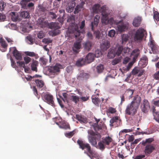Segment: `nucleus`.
<instances>
[{
    "instance_id": "obj_54",
    "label": "nucleus",
    "mask_w": 159,
    "mask_h": 159,
    "mask_svg": "<svg viewBox=\"0 0 159 159\" xmlns=\"http://www.w3.org/2000/svg\"><path fill=\"white\" fill-rule=\"evenodd\" d=\"M59 127L62 129H70V127L69 124H66L65 123L62 125H60L59 126Z\"/></svg>"
},
{
    "instance_id": "obj_46",
    "label": "nucleus",
    "mask_w": 159,
    "mask_h": 159,
    "mask_svg": "<svg viewBox=\"0 0 159 159\" xmlns=\"http://www.w3.org/2000/svg\"><path fill=\"white\" fill-rule=\"evenodd\" d=\"M148 64V60H140L139 64L141 66V68L145 67Z\"/></svg>"
},
{
    "instance_id": "obj_27",
    "label": "nucleus",
    "mask_w": 159,
    "mask_h": 159,
    "mask_svg": "<svg viewBox=\"0 0 159 159\" xmlns=\"http://www.w3.org/2000/svg\"><path fill=\"white\" fill-rule=\"evenodd\" d=\"M76 119L81 123L86 124L88 122L87 118L83 117L79 115H76Z\"/></svg>"
},
{
    "instance_id": "obj_40",
    "label": "nucleus",
    "mask_w": 159,
    "mask_h": 159,
    "mask_svg": "<svg viewBox=\"0 0 159 159\" xmlns=\"http://www.w3.org/2000/svg\"><path fill=\"white\" fill-rule=\"evenodd\" d=\"M95 57L94 54L93 53L89 52L86 56L85 60H94Z\"/></svg>"
},
{
    "instance_id": "obj_57",
    "label": "nucleus",
    "mask_w": 159,
    "mask_h": 159,
    "mask_svg": "<svg viewBox=\"0 0 159 159\" xmlns=\"http://www.w3.org/2000/svg\"><path fill=\"white\" fill-rule=\"evenodd\" d=\"M116 34L115 30H111L109 31L108 36L110 37H113Z\"/></svg>"
},
{
    "instance_id": "obj_8",
    "label": "nucleus",
    "mask_w": 159,
    "mask_h": 159,
    "mask_svg": "<svg viewBox=\"0 0 159 159\" xmlns=\"http://www.w3.org/2000/svg\"><path fill=\"white\" fill-rule=\"evenodd\" d=\"M145 31L143 29H139L138 30L134 36V39L135 41L139 42L142 40L144 36V32Z\"/></svg>"
},
{
    "instance_id": "obj_22",
    "label": "nucleus",
    "mask_w": 159,
    "mask_h": 159,
    "mask_svg": "<svg viewBox=\"0 0 159 159\" xmlns=\"http://www.w3.org/2000/svg\"><path fill=\"white\" fill-rule=\"evenodd\" d=\"M93 60H77L76 63V65L78 67L81 66L86 64L91 63Z\"/></svg>"
},
{
    "instance_id": "obj_55",
    "label": "nucleus",
    "mask_w": 159,
    "mask_h": 159,
    "mask_svg": "<svg viewBox=\"0 0 159 159\" xmlns=\"http://www.w3.org/2000/svg\"><path fill=\"white\" fill-rule=\"evenodd\" d=\"M94 34L96 38L99 39L101 36V34L100 31L96 30L94 32Z\"/></svg>"
},
{
    "instance_id": "obj_53",
    "label": "nucleus",
    "mask_w": 159,
    "mask_h": 159,
    "mask_svg": "<svg viewBox=\"0 0 159 159\" xmlns=\"http://www.w3.org/2000/svg\"><path fill=\"white\" fill-rule=\"evenodd\" d=\"M42 41L45 44H49L52 43V40L49 38H44L43 39Z\"/></svg>"
},
{
    "instance_id": "obj_43",
    "label": "nucleus",
    "mask_w": 159,
    "mask_h": 159,
    "mask_svg": "<svg viewBox=\"0 0 159 159\" xmlns=\"http://www.w3.org/2000/svg\"><path fill=\"white\" fill-rule=\"evenodd\" d=\"M136 60H132V61L131 62H130L128 64L127 66H126V67L124 68V67H123V70H126V71H129L130 69L132 67V66L133 65V64L134 63V62H135Z\"/></svg>"
},
{
    "instance_id": "obj_24",
    "label": "nucleus",
    "mask_w": 159,
    "mask_h": 159,
    "mask_svg": "<svg viewBox=\"0 0 159 159\" xmlns=\"http://www.w3.org/2000/svg\"><path fill=\"white\" fill-rule=\"evenodd\" d=\"M142 17L140 16H137L135 17L133 21V25L135 27H139L141 23Z\"/></svg>"
},
{
    "instance_id": "obj_41",
    "label": "nucleus",
    "mask_w": 159,
    "mask_h": 159,
    "mask_svg": "<svg viewBox=\"0 0 159 159\" xmlns=\"http://www.w3.org/2000/svg\"><path fill=\"white\" fill-rule=\"evenodd\" d=\"M119 121V120L118 116H116L112 117L110 121V125L111 126H113V123L115 122H117Z\"/></svg>"
},
{
    "instance_id": "obj_5",
    "label": "nucleus",
    "mask_w": 159,
    "mask_h": 159,
    "mask_svg": "<svg viewBox=\"0 0 159 159\" xmlns=\"http://www.w3.org/2000/svg\"><path fill=\"white\" fill-rule=\"evenodd\" d=\"M66 62L63 63L61 62V63H57L55 65L52 66H51L48 69V70L50 73L55 74L57 72H59L61 69H64L67 66Z\"/></svg>"
},
{
    "instance_id": "obj_62",
    "label": "nucleus",
    "mask_w": 159,
    "mask_h": 159,
    "mask_svg": "<svg viewBox=\"0 0 159 159\" xmlns=\"http://www.w3.org/2000/svg\"><path fill=\"white\" fill-rule=\"evenodd\" d=\"M59 12L60 14H61L60 15V17L62 16L63 17L65 16V10L63 9L59 10Z\"/></svg>"
},
{
    "instance_id": "obj_31",
    "label": "nucleus",
    "mask_w": 159,
    "mask_h": 159,
    "mask_svg": "<svg viewBox=\"0 0 159 159\" xmlns=\"http://www.w3.org/2000/svg\"><path fill=\"white\" fill-rule=\"evenodd\" d=\"M92 45V42L89 41H87L84 44V48L88 51L90 50L91 47Z\"/></svg>"
},
{
    "instance_id": "obj_35",
    "label": "nucleus",
    "mask_w": 159,
    "mask_h": 159,
    "mask_svg": "<svg viewBox=\"0 0 159 159\" xmlns=\"http://www.w3.org/2000/svg\"><path fill=\"white\" fill-rule=\"evenodd\" d=\"M153 18L157 24L159 25V13L158 11H154Z\"/></svg>"
},
{
    "instance_id": "obj_48",
    "label": "nucleus",
    "mask_w": 159,
    "mask_h": 159,
    "mask_svg": "<svg viewBox=\"0 0 159 159\" xmlns=\"http://www.w3.org/2000/svg\"><path fill=\"white\" fill-rule=\"evenodd\" d=\"M129 36L128 34H123L122 36V43L127 41L129 40Z\"/></svg>"
},
{
    "instance_id": "obj_16",
    "label": "nucleus",
    "mask_w": 159,
    "mask_h": 159,
    "mask_svg": "<svg viewBox=\"0 0 159 159\" xmlns=\"http://www.w3.org/2000/svg\"><path fill=\"white\" fill-rule=\"evenodd\" d=\"M10 50L13 51V55L16 60H21V54L16 49L15 47L11 48Z\"/></svg>"
},
{
    "instance_id": "obj_25",
    "label": "nucleus",
    "mask_w": 159,
    "mask_h": 159,
    "mask_svg": "<svg viewBox=\"0 0 159 159\" xmlns=\"http://www.w3.org/2000/svg\"><path fill=\"white\" fill-rule=\"evenodd\" d=\"M141 100V97L139 95H136L134 97L133 100L131 103L139 107Z\"/></svg>"
},
{
    "instance_id": "obj_13",
    "label": "nucleus",
    "mask_w": 159,
    "mask_h": 159,
    "mask_svg": "<svg viewBox=\"0 0 159 159\" xmlns=\"http://www.w3.org/2000/svg\"><path fill=\"white\" fill-rule=\"evenodd\" d=\"M142 111L145 113H147L150 109L149 103L148 100L144 99L143 101V104L141 106Z\"/></svg>"
},
{
    "instance_id": "obj_63",
    "label": "nucleus",
    "mask_w": 159,
    "mask_h": 159,
    "mask_svg": "<svg viewBox=\"0 0 159 159\" xmlns=\"http://www.w3.org/2000/svg\"><path fill=\"white\" fill-rule=\"evenodd\" d=\"M74 7H67L66 10L68 12H70L73 10Z\"/></svg>"
},
{
    "instance_id": "obj_39",
    "label": "nucleus",
    "mask_w": 159,
    "mask_h": 159,
    "mask_svg": "<svg viewBox=\"0 0 159 159\" xmlns=\"http://www.w3.org/2000/svg\"><path fill=\"white\" fill-rule=\"evenodd\" d=\"M134 93V90L132 89H128L125 92V94L129 99L132 97V95Z\"/></svg>"
},
{
    "instance_id": "obj_50",
    "label": "nucleus",
    "mask_w": 159,
    "mask_h": 159,
    "mask_svg": "<svg viewBox=\"0 0 159 159\" xmlns=\"http://www.w3.org/2000/svg\"><path fill=\"white\" fill-rule=\"evenodd\" d=\"M98 147L101 150H103L105 148V144L104 143H103V142H102V140L100 141L98 143Z\"/></svg>"
},
{
    "instance_id": "obj_44",
    "label": "nucleus",
    "mask_w": 159,
    "mask_h": 159,
    "mask_svg": "<svg viewBox=\"0 0 159 159\" xmlns=\"http://www.w3.org/2000/svg\"><path fill=\"white\" fill-rule=\"evenodd\" d=\"M37 10L40 12H44L47 11V9L46 7H43V5L39 4L37 7Z\"/></svg>"
},
{
    "instance_id": "obj_38",
    "label": "nucleus",
    "mask_w": 159,
    "mask_h": 159,
    "mask_svg": "<svg viewBox=\"0 0 159 159\" xmlns=\"http://www.w3.org/2000/svg\"><path fill=\"white\" fill-rule=\"evenodd\" d=\"M20 14L21 17L24 18H28L30 16L29 13L26 11H23L21 12Z\"/></svg>"
},
{
    "instance_id": "obj_28",
    "label": "nucleus",
    "mask_w": 159,
    "mask_h": 159,
    "mask_svg": "<svg viewBox=\"0 0 159 159\" xmlns=\"http://www.w3.org/2000/svg\"><path fill=\"white\" fill-rule=\"evenodd\" d=\"M48 26L51 29H58L60 28L59 24L56 22H51L50 24H48Z\"/></svg>"
},
{
    "instance_id": "obj_19",
    "label": "nucleus",
    "mask_w": 159,
    "mask_h": 159,
    "mask_svg": "<svg viewBox=\"0 0 159 159\" xmlns=\"http://www.w3.org/2000/svg\"><path fill=\"white\" fill-rule=\"evenodd\" d=\"M81 41L80 40H76L74 43L73 50V51L76 53L79 52V50L81 48Z\"/></svg>"
},
{
    "instance_id": "obj_60",
    "label": "nucleus",
    "mask_w": 159,
    "mask_h": 159,
    "mask_svg": "<svg viewBox=\"0 0 159 159\" xmlns=\"http://www.w3.org/2000/svg\"><path fill=\"white\" fill-rule=\"evenodd\" d=\"M32 89L33 91L34 92V95L38 98H39V97H38V91L37 90L36 88V87L35 86H33L32 87Z\"/></svg>"
},
{
    "instance_id": "obj_64",
    "label": "nucleus",
    "mask_w": 159,
    "mask_h": 159,
    "mask_svg": "<svg viewBox=\"0 0 159 159\" xmlns=\"http://www.w3.org/2000/svg\"><path fill=\"white\" fill-rule=\"evenodd\" d=\"M154 77L156 80H159V71L154 74Z\"/></svg>"
},
{
    "instance_id": "obj_17",
    "label": "nucleus",
    "mask_w": 159,
    "mask_h": 159,
    "mask_svg": "<svg viewBox=\"0 0 159 159\" xmlns=\"http://www.w3.org/2000/svg\"><path fill=\"white\" fill-rule=\"evenodd\" d=\"M144 72V70L138 67H135L132 70L131 73L132 75H135L139 73L138 75V76H140L143 75Z\"/></svg>"
},
{
    "instance_id": "obj_32",
    "label": "nucleus",
    "mask_w": 159,
    "mask_h": 159,
    "mask_svg": "<svg viewBox=\"0 0 159 159\" xmlns=\"http://www.w3.org/2000/svg\"><path fill=\"white\" fill-rule=\"evenodd\" d=\"M102 139V141L105 145H109L110 143L112 142V139L109 136L106 137L104 139Z\"/></svg>"
},
{
    "instance_id": "obj_2",
    "label": "nucleus",
    "mask_w": 159,
    "mask_h": 159,
    "mask_svg": "<svg viewBox=\"0 0 159 159\" xmlns=\"http://www.w3.org/2000/svg\"><path fill=\"white\" fill-rule=\"evenodd\" d=\"M88 132L89 134L88 136L89 142L92 145L95 146L97 144V140L99 141L101 139V136L100 134L98 132L95 133L91 130H88Z\"/></svg>"
},
{
    "instance_id": "obj_47",
    "label": "nucleus",
    "mask_w": 159,
    "mask_h": 159,
    "mask_svg": "<svg viewBox=\"0 0 159 159\" xmlns=\"http://www.w3.org/2000/svg\"><path fill=\"white\" fill-rule=\"evenodd\" d=\"M76 131L75 130H74L73 131L66 133L65 134V135L67 137L70 138L75 133Z\"/></svg>"
},
{
    "instance_id": "obj_36",
    "label": "nucleus",
    "mask_w": 159,
    "mask_h": 159,
    "mask_svg": "<svg viewBox=\"0 0 159 159\" xmlns=\"http://www.w3.org/2000/svg\"><path fill=\"white\" fill-rule=\"evenodd\" d=\"M35 82L36 86L39 88H42L44 85V83L43 81L41 80H36L35 81Z\"/></svg>"
},
{
    "instance_id": "obj_6",
    "label": "nucleus",
    "mask_w": 159,
    "mask_h": 159,
    "mask_svg": "<svg viewBox=\"0 0 159 159\" xmlns=\"http://www.w3.org/2000/svg\"><path fill=\"white\" fill-rule=\"evenodd\" d=\"M139 107L131 103L126 107L125 110L126 114L130 116H134L137 112Z\"/></svg>"
},
{
    "instance_id": "obj_4",
    "label": "nucleus",
    "mask_w": 159,
    "mask_h": 159,
    "mask_svg": "<svg viewBox=\"0 0 159 159\" xmlns=\"http://www.w3.org/2000/svg\"><path fill=\"white\" fill-rule=\"evenodd\" d=\"M77 143L80 146V148L82 150L84 148H86L88 152H85L84 153L86 154L91 159L93 157L94 153L92 150L91 149V147L89 144L88 143H85L83 141L81 140H78L77 141Z\"/></svg>"
},
{
    "instance_id": "obj_15",
    "label": "nucleus",
    "mask_w": 159,
    "mask_h": 159,
    "mask_svg": "<svg viewBox=\"0 0 159 159\" xmlns=\"http://www.w3.org/2000/svg\"><path fill=\"white\" fill-rule=\"evenodd\" d=\"M155 150L154 147L152 144H147L144 150V152L147 156H148Z\"/></svg>"
},
{
    "instance_id": "obj_30",
    "label": "nucleus",
    "mask_w": 159,
    "mask_h": 159,
    "mask_svg": "<svg viewBox=\"0 0 159 159\" xmlns=\"http://www.w3.org/2000/svg\"><path fill=\"white\" fill-rule=\"evenodd\" d=\"M39 63L36 60H33V61L31 64V70L35 72L37 71V66H38Z\"/></svg>"
},
{
    "instance_id": "obj_49",
    "label": "nucleus",
    "mask_w": 159,
    "mask_h": 159,
    "mask_svg": "<svg viewBox=\"0 0 159 159\" xmlns=\"http://www.w3.org/2000/svg\"><path fill=\"white\" fill-rule=\"evenodd\" d=\"M0 43L2 47L4 48H6L7 46V45L4 40L2 38H0Z\"/></svg>"
},
{
    "instance_id": "obj_11",
    "label": "nucleus",
    "mask_w": 159,
    "mask_h": 159,
    "mask_svg": "<svg viewBox=\"0 0 159 159\" xmlns=\"http://www.w3.org/2000/svg\"><path fill=\"white\" fill-rule=\"evenodd\" d=\"M129 24L127 22H121L120 21L117 24L118 30L120 32H123L127 30L129 28Z\"/></svg>"
},
{
    "instance_id": "obj_51",
    "label": "nucleus",
    "mask_w": 159,
    "mask_h": 159,
    "mask_svg": "<svg viewBox=\"0 0 159 159\" xmlns=\"http://www.w3.org/2000/svg\"><path fill=\"white\" fill-rule=\"evenodd\" d=\"M116 111V108L111 107H109L107 109V112L111 114H113Z\"/></svg>"
},
{
    "instance_id": "obj_29",
    "label": "nucleus",
    "mask_w": 159,
    "mask_h": 159,
    "mask_svg": "<svg viewBox=\"0 0 159 159\" xmlns=\"http://www.w3.org/2000/svg\"><path fill=\"white\" fill-rule=\"evenodd\" d=\"M89 77V75L84 72L81 73L77 77V79L79 80L87 79Z\"/></svg>"
},
{
    "instance_id": "obj_18",
    "label": "nucleus",
    "mask_w": 159,
    "mask_h": 159,
    "mask_svg": "<svg viewBox=\"0 0 159 159\" xmlns=\"http://www.w3.org/2000/svg\"><path fill=\"white\" fill-rule=\"evenodd\" d=\"M37 24L39 27L44 28L47 27L48 25V23L43 18H40L38 20Z\"/></svg>"
},
{
    "instance_id": "obj_37",
    "label": "nucleus",
    "mask_w": 159,
    "mask_h": 159,
    "mask_svg": "<svg viewBox=\"0 0 159 159\" xmlns=\"http://www.w3.org/2000/svg\"><path fill=\"white\" fill-rule=\"evenodd\" d=\"M31 0H21L20 4L22 8L25 9L26 8L27 3L30 2Z\"/></svg>"
},
{
    "instance_id": "obj_21",
    "label": "nucleus",
    "mask_w": 159,
    "mask_h": 159,
    "mask_svg": "<svg viewBox=\"0 0 159 159\" xmlns=\"http://www.w3.org/2000/svg\"><path fill=\"white\" fill-rule=\"evenodd\" d=\"M100 16L98 15H96L94 18V21L91 23L92 30L93 31L95 27H96L99 23Z\"/></svg>"
},
{
    "instance_id": "obj_58",
    "label": "nucleus",
    "mask_w": 159,
    "mask_h": 159,
    "mask_svg": "<svg viewBox=\"0 0 159 159\" xmlns=\"http://www.w3.org/2000/svg\"><path fill=\"white\" fill-rule=\"evenodd\" d=\"M38 37L39 39H42L44 36V34L43 31H40L37 34Z\"/></svg>"
},
{
    "instance_id": "obj_7",
    "label": "nucleus",
    "mask_w": 159,
    "mask_h": 159,
    "mask_svg": "<svg viewBox=\"0 0 159 159\" xmlns=\"http://www.w3.org/2000/svg\"><path fill=\"white\" fill-rule=\"evenodd\" d=\"M68 30L70 33L74 34L75 37L79 36L80 35L81 32L77 24L73 23L69 27Z\"/></svg>"
},
{
    "instance_id": "obj_33",
    "label": "nucleus",
    "mask_w": 159,
    "mask_h": 159,
    "mask_svg": "<svg viewBox=\"0 0 159 159\" xmlns=\"http://www.w3.org/2000/svg\"><path fill=\"white\" fill-rule=\"evenodd\" d=\"M24 53L26 56H29L31 57H34L35 59H38L39 58V56H38V54H36L33 52L27 51L25 52Z\"/></svg>"
},
{
    "instance_id": "obj_1",
    "label": "nucleus",
    "mask_w": 159,
    "mask_h": 159,
    "mask_svg": "<svg viewBox=\"0 0 159 159\" xmlns=\"http://www.w3.org/2000/svg\"><path fill=\"white\" fill-rule=\"evenodd\" d=\"M93 12L96 13L100 12L102 15L101 18L102 23L106 24L108 22V15L110 12L107 9L106 6H103L100 7L99 4H97L93 5Z\"/></svg>"
},
{
    "instance_id": "obj_59",
    "label": "nucleus",
    "mask_w": 159,
    "mask_h": 159,
    "mask_svg": "<svg viewBox=\"0 0 159 159\" xmlns=\"http://www.w3.org/2000/svg\"><path fill=\"white\" fill-rule=\"evenodd\" d=\"M6 16L1 13H0V21H3L6 19Z\"/></svg>"
},
{
    "instance_id": "obj_56",
    "label": "nucleus",
    "mask_w": 159,
    "mask_h": 159,
    "mask_svg": "<svg viewBox=\"0 0 159 159\" xmlns=\"http://www.w3.org/2000/svg\"><path fill=\"white\" fill-rule=\"evenodd\" d=\"M6 6V3L3 1L0 2V11H2Z\"/></svg>"
},
{
    "instance_id": "obj_26",
    "label": "nucleus",
    "mask_w": 159,
    "mask_h": 159,
    "mask_svg": "<svg viewBox=\"0 0 159 159\" xmlns=\"http://www.w3.org/2000/svg\"><path fill=\"white\" fill-rule=\"evenodd\" d=\"M10 15L11 16V19L13 21H20L21 20L18 14L16 13L15 12H11Z\"/></svg>"
},
{
    "instance_id": "obj_10",
    "label": "nucleus",
    "mask_w": 159,
    "mask_h": 159,
    "mask_svg": "<svg viewBox=\"0 0 159 159\" xmlns=\"http://www.w3.org/2000/svg\"><path fill=\"white\" fill-rule=\"evenodd\" d=\"M11 65L13 68H18V66L20 67H23L24 69L25 72H28L29 70L25 67V63L24 61H16V63L15 60H11Z\"/></svg>"
},
{
    "instance_id": "obj_12",
    "label": "nucleus",
    "mask_w": 159,
    "mask_h": 159,
    "mask_svg": "<svg viewBox=\"0 0 159 159\" xmlns=\"http://www.w3.org/2000/svg\"><path fill=\"white\" fill-rule=\"evenodd\" d=\"M96 123H94L93 125V127L95 130L99 131L102 129V128L105 126L104 124L102 122H99L100 119H97L96 118H94Z\"/></svg>"
},
{
    "instance_id": "obj_52",
    "label": "nucleus",
    "mask_w": 159,
    "mask_h": 159,
    "mask_svg": "<svg viewBox=\"0 0 159 159\" xmlns=\"http://www.w3.org/2000/svg\"><path fill=\"white\" fill-rule=\"evenodd\" d=\"M153 140V139L152 138H149L146 139L145 141H143L142 142V144L143 146L146 145V144L147 143H150Z\"/></svg>"
},
{
    "instance_id": "obj_3",
    "label": "nucleus",
    "mask_w": 159,
    "mask_h": 159,
    "mask_svg": "<svg viewBox=\"0 0 159 159\" xmlns=\"http://www.w3.org/2000/svg\"><path fill=\"white\" fill-rule=\"evenodd\" d=\"M123 47L119 46L116 48L112 47L109 50L107 56L109 59H112L116 56H119L123 51Z\"/></svg>"
},
{
    "instance_id": "obj_45",
    "label": "nucleus",
    "mask_w": 159,
    "mask_h": 159,
    "mask_svg": "<svg viewBox=\"0 0 159 159\" xmlns=\"http://www.w3.org/2000/svg\"><path fill=\"white\" fill-rule=\"evenodd\" d=\"M80 98L77 96L72 95L71 96V100L75 104L80 101Z\"/></svg>"
},
{
    "instance_id": "obj_34",
    "label": "nucleus",
    "mask_w": 159,
    "mask_h": 159,
    "mask_svg": "<svg viewBox=\"0 0 159 159\" xmlns=\"http://www.w3.org/2000/svg\"><path fill=\"white\" fill-rule=\"evenodd\" d=\"M104 68V66L103 65L100 64L96 66V70L98 73H102Z\"/></svg>"
},
{
    "instance_id": "obj_9",
    "label": "nucleus",
    "mask_w": 159,
    "mask_h": 159,
    "mask_svg": "<svg viewBox=\"0 0 159 159\" xmlns=\"http://www.w3.org/2000/svg\"><path fill=\"white\" fill-rule=\"evenodd\" d=\"M139 49H135L134 50L131 52L130 58H128L126 59V58H123L121 56L120 58L119 57V59H115L114 60H136L139 56Z\"/></svg>"
},
{
    "instance_id": "obj_42",
    "label": "nucleus",
    "mask_w": 159,
    "mask_h": 159,
    "mask_svg": "<svg viewBox=\"0 0 159 159\" xmlns=\"http://www.w3.org/2000/svg\"><path fill=\"white\" fill-rule=\"evenodd\" d=\"M92 101L93 103L96 105H98L100 102V100L99 99L96 98L95 96L92 97Z\"/></svg>"
},
{
    "instance_id": "obj_20",
    "label": "nucleus",
    "mask_w": 159,
    "mask_h": 159,
    "mask_svg": "<svg viewBox=\"0 0 159 159\" xmlns=\"http://www.w3.org/2000/svg\"><path fill=\"white\" fill-rule=\"evenodd\" d=\"M110 42L107 40H105L100 45V48L103 51H106L110 47Z\"/></svg>"
},
{
    "instance_id": "obj_61",
    "label": "nucleus",
    "mask_w": 159,
    "mask_h": 159,
    "mask_svg": "<svg viewBox=\"0 0 159 159\" xmlns=\"http://www.w3.org/2000/svg\"><path fill=\"white\" fill-rule=\"evenodd\" d=\"M62 95L63 96L64 98L60 96V97L63 100V101L65 102V100H66L68 94L66 93H62Z\"/></svg>"
},
{
    "instance_id": "obj_23",
    "label": "nucleus",
    "mask_w": 159,
    "mask_h": 159,
    "mask_svg": "<svg viewBox=\"0 0 159 159\" xmlns=\"http://www.w3.org/2000/svg\"><path fill=\"white\" fill-rule=\"evenodd\" d=\"M152 50L154 53H157L158 52V46L155 44L153 41H151L150 44Z\"/></svg>"
},
{
    "instance_id": "obj_14",
    "label": "nucleus",
    "mask_w": 159,
    "mask_h": 159,
    "mask_svg": "<svg viewBox=\"0 0 159 159\" xmlns=\"http://www.w3.org/2000/svg\"><path fill=\"white\" fill-rule=\"evenodd\" d=\"M44 101L52 106L54 105L53 98L52 95L50 94H46L44 96Z\"/></svg>"
}]
</instances>
